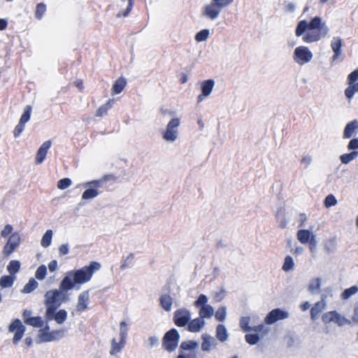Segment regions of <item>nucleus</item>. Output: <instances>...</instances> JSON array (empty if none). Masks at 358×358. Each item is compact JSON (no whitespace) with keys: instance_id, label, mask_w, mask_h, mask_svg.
<instances>
[{"instance_id":"nucleus-6","label":"nucleus","mask_w":358,"mask_h":358,"mask_svg":"<svg viewBox=\"0 0 358 358\" xmlns=\"http://www.w3.org/2000/svg\"><path fill=\"white\" fill-rule=\"evenodd\" d=\"M179 339L180 335L177 329H172L169 330L163 338V348L168 352L174 351L178 345Z\"/></svg>"},{"instance_id":"nucleus-61","label":"nucleus","mask_w":358,"mask_h":358,"mask_svg":"<svg viewBox=\"0 0 358 358\" xmlns=\"http://www.w3.org/2000/svg\"><path fill=\"white\" fill-rule=\"evenodd\" d=\"M69 252V244H62L59 248V255H66Z\"/></svg>"},{"instance_id":"nucleus-58","label":"nucleus","mask_w":358,"mask_h":358,"mask_svg":"<svg viewBox=\"0 0 358 358\" xmlns=\"http://www.w3.org/2000/svg\"><path fill=\"white\" fill-rule=\"evenodd\" d=\"M25 127V124L22 123L19 121L18 124L16 125L14 131H13V135L15 137H18L22 132L24 131Z\"/></svg>"},{"instance_id":"nucleus-33","label":"nucleus","mask_w":358,"mask_h":358,"mask_svg":"<svg viewBox=\"0 0 358 358\" xmlns=\"http://www.w3.org/2000/svg\"><path fill=\"white\" fill-rule=\"evenodd\" d=\"M321 281L322 280L320 278L313 279L308 285V290L312 293L320 292L321 287Z\"/></svg>"},{"instance_id":"nucleus-2","label":"nucleus","mask_w":358,"mask_h":358,"mask_svg":"<svg viewBox=\"0 0 358 358\" xmlns=\"http://www.w3.org/2000/svg\"><path fill=\"white\" fill-rule=\"evenodd\" d=\"M100 268L101 264L99 262H91L88 266L68 271L60 282V288L63 290H71L77 285L87 283L91 280L93 274Z\"/></svg>"},{"instance_id":"nucleus-35","label":"nucleus","mask_w":358,"mask_h":358,"mask_svg":"<svg viewBox=\"0 0 358 358\" xmlns=\"http://www.w3.org/2000/svg\"><path fill=\"white\" fill-rule=\"evenodd\" d=\"M25 324L34 327L40 328L43 325V320L40 316L32 317L30 319H28Z\"/></svg>"},{"instance_id":"nucleus-15","label":"nucleus","mask_w":358,"mask_h":358,"mask_svg":"<svg viewBox=\"0 0 358 358\" xmlns=\"http://www.w3.org/2000/svg\"><path fill=\"white\" fill-rule=\"evenodd\" d=\"M64 330H55L50 332L45 331V329L39 330V336L43 342H51L61 339L64 336Z\"/></svg>"},{"instance_id":"nucleus-19","label":"nucleus","mask_w":358,"mask_h":358,"mask_svg":"<svg viewBox=\"0 0 358 358\" xmlns=\"http://www.w3.org/2000/svg\"><path fill=\"white\" fill-rule=\"evenodd\" d=\"M201 339V350L204 352H209L217 345L216 339L208 334H203Z\"/></svg>"},{"instance_id":"nucleus-46","label":"nucleus","mask_w":358,"mask_h":358,"mask_svg":"<svg viewBox=\"0 0 358 358\" xmlns=\"http://www.w3.org/2000/svg\"><path fill=\"white\" fill-rule=\"evenodd\" d=\"M210 35V30L208 29H204L199 31L195 36V40L197 42L206 41Z\"/></svg>"},{"instance_id":"nucleus-23","label":"nucleus","mask_w":358,"mask_h":358,"mask_svg":"<svg viewBox=\"0 0 358 358\" xmlns=\"http://www.w3.org/2000/svg\"><path fill=\"white\" fill-rule=\"evenodd\" d=\"M161 307L166 312H170L172 309L173 299L168 292H163L159 298Z\"/></svg>"},{"instance_id":"nucleus-39","label":"nucleus","mask_w":358,"mask_h":358,"mask_svg":"<svg viewBox=\"0 0 358 358\" xmlns=\"http://www.w3.org/2000/svg\"><path fill=\"white\" fill-rule=\"evenodd\" d=\"M114 178H115L114 176L112 174L105 175L99 180H94L89 181V184L93 185H96V186H100L101 187L105 182L113 179Z\"/></svg>"},{"instance_id":"nucleus-44","label":"nucleus","mask_w":358,"mask_h":358,"mask_svg":"<svg viewBox=\"0 0 358 358\" xmlns=\"http://www.w3.org/2000/svg\"><path fill=\"white\" fill-rule=\"evenodd\" d=\"M47 275V267L45 265L39 266L36 272H35V278L39 280H43L45 278Z\"/></svg>"},{"instance_id":"nucleus-52","label":"nucleus","mask_w":358,"mask_h":358,"mask_svg":"<svg viewBox=\"0 0 358 358\" xmlns=\"http://www.w3.org/2000/svg\"><path fill=\"white\" fill-rule=\"evenodd\" d=\"M250 321V317H242L240 320V327L245 331H250L251 326L249 325Z\"/></svg>"},{"instance_id":"nucleus-38","label":"nucleus","mask_w":358,"mask_h":358,"mask_svg":"<svg viewBox=\"0 0 358 358\" xmlns=\"http://www.w3.org/2000/svg\"><path fill=\"white\" fill-rule=\"evenodd\" d=\"M335 318H334V323H336L339 327H343L345 324H350L351 321L348 320L344 316L341 315L340 313H338L337 311L335 310L334 314Z\"/></svg>"},{"instance_id":"nucleus-63","label":"nucleus","mask_w":358,"mask_h":358,"mask_svg":"<svg viewBox=\"0 0 358 358\" xmlns=\"http://www.w3.org/2000/svg\"><path fill=\"white\" fill-rule=\"evenodd\" d=\"M219 4L223 9L231 5L234 0H214Z\"/></svg>"},{"instance_id":"nucleus-50","label":"nucleus","mask_w":358,"mask_h":358,"mask_svg":"<svg viewBox=\"0 0 358 358\" xmlns=\"http://www.w3.org/2000/svg\"><path fill=\"white\" fill-rule=\"evenodd\" d=\"M246 342L250 345H255L259 341V336L257 334H248L245 336Z\"/></svg>"},{"instance_id":"nucleus-30","label":"nucleus","mask_w":358,"mask_h":358,"mask_svg":"<svg viewBox=\"0 0 358 358\" xmlns=\"http://www.w3.org/2000/svg\"><path fill=\"white\" fill-rule=\"evenodd\" d=\"M199 348V343L195 341H185L180 344V351L196 350Z\"/></svg>"},{"instance_id":"nucleus-5","label":"nucleus","mask_w":358,"mask_h":358,"mask_svg":"<svg viewBox=\"0 0 358 358\" xmlns=\"http://www.w3.org/2000/svg\"><path fill=\"white\" fill-rule=\"evenodd\" d=\"M180 125V120L178 117H173L167 124L162 137L169 143L175 142L179 136L178 128Z\"/></svg>"},{"instance_id":"nucleus-57","label":"nucleus","mask_w":358,"mask_h":358,"mask_svg":"<svg viewBox=\"0 0 358 358\" xmlns=\"http://www.w3.org/2000/svg\"><path fill=\"white\" fill-rule=\"evenodd\" d=\"M325 249L328 252H332L336 249V241L334 238H331L325 243Z\"/></svg>"},{"instance_id":"nucleus-48","label":"nucleus","mask_w":358,"mask_h":358,"mask_svg":"<svg viewBox=\"0 0 358 358\" xmlns=\"http://www.w3.org/2000/svg\"><path fill=\"white\" fill-rule=\"evenodd\" d=\"M358 69L351 72L347 78V85L358 84Z\"/></svg>"},{"instance_id":"nucleus-34","label":"nucleus","mask_w":358,"mask_h":358,"mask_svg":"<svg viewBox=\"0 0 358 358\" xmlns=\"http://www.w3.org/2000/svg\"><path fill=\"white\" fill-rule=\"evenodd\" d=\"M358 156V151H353L350 153L343 154L340 156L341 162L344 164H348Z\"/></svg>"},{"instance_id":"nucleus-8","label":"nucleus","mask_w":358,"mask_h":358,"mask_svg":"<svg viewBox=\"0 0 358 358\" xmlns=\"http://www.w3.org/2000/svg\"><path fill=\"white\" fill-rule=\"evenodd\" d=\"M342 46L343 42L340 37L335 36L332 38L331 41V48L334 52V55L331 57L332 65L343 61L345 56L343 54Z\"/></svg>"},{"instance_id":"nucleus-7","label":"nucleus","mask_w":358,"mask_h":358,"mask_svg":"<svg viewBox=\"0 0 358 358\" xmlns=\"http://www.w3.org/2000/svg\"><path fill=\"white\" fill-rule=\"evenodd\" d=\"M313 57V52L306 46L300 45L296 48L293 52V59L299 65L308 63L312 60Z\"/></svg>"},{"instance_id":"nucleus-59","label":"nucleus","mask_w":358,"mask_h":358,"mask_svg":"<svg viewBox=\"0 0 358 358\" xmlns=\"http://www.w3.org/2000/svg\"><path fill=\"white\" fill-rule=\"evenodd\" d=\"M13 229L12 225L6 224L1 231V236L3 238L7 237L8 234L12 233Z\"/></svg>"},{"instance_id":"nucleus-54","label":"nucleus","mask_w":358,"mask_h":358,"mask_svg":"<svg viewBox=\"0 0 358 358\" xmlns=\"http://www.w3.org/2000/svg\"><path fill=\"white\" fill-rule=\"evenodd\" d=\"M337 202V199L333 194H329L324 199V206L327 208H330L336 206Z\"/></svg>"},{"instance_id":"nucleus-16","label":"nucleus","mask_w":358,"mask_h":358,"mask_svg":"<svg viewBox=\"0 0 358 358\" xmlns=\"http://www.w3.org/2000/svg\"><path fill=\"white\" fill-rule=\"evenodd\" d=\"M45 316L47 320H55L57 324H62L67 318V312L64 309H61L57 312H56V310H51L50 313L48 311H45Z\"/></svg>"},{"instance_id":"nucleus-18","label":"nucleus","mask_w":358,"mask_h":358,"mask_svg":"<svg viewBox=\"0 0 358 358\" xmlns=\"http://www.w3.org/2000/svg\"><path fill=\"white\" fill-rule=\"evenodd\" d=\"M83 186L86 188L82 194V199L83 200L93 199L100 194L98 189L101 187L100 186L90 185L89 182L84 183Z\"/></svg>"},{"instance_id":"nucleus-27","label":"nucleus","mask_w":358,"mask_h":358,"mask_svg":"<svg viewBox=\"0 0 358 358\" xmlns=\"http://www.w3.org/2000/svg\"><path fill=\"white\" fill-rule=\"evenodd\" d=\"M216 338L220 342H224L227 341L229 338V334L227 328L223 324H218L216 327Z\"/></svg>"},{"instance_id":"nucleus-21","label":"nucleus","mask_w":358,"mask_h":358,"mask_svg":"<svg viewBox=\"0 0 358 358\" xmlns=\"http://www.w3.org/2000/svg\"><path fill=\"white\" fill-rule=\"evenodd\" d=\"M52 145V143L50 141H45L39 148L37 151L36 156L35 158V162L36 164H42L45 157L46 155Z\"/></svg>"},{"instance_id":"nucleus-49","label":"nucleus","mask_w":358,"mask_h":358,"mask_svg":"<svg viewBox=\"0 0 358 358\" xmlns=\"http://www.w3.org/2000/svg\"><path fill=\"white\" fill-rule=\"evenodd\" d=\"M335 310H331L325 313L322 317V320L324 324H329L330 322H334Z\"/></svg>"},{"instance_id":"nucleus-9","label":"nucleus","mask_w":358,"mask_h":358,"mask_svg":"<svg viewBox=\"0 0 358 358\" xmlns=\"http://www.w3.org/2000/svg\"><path fill=\"white\" fill-rule=\"evenodd\" d=\"M90 305V292L89 290L81 292L77 299V303L74 310L72 311L73 315H80L89 308Z\"/></svg>"},{"instance_id":"nucleus-36","label":"nucleus","mask_w":358,"mask_h":358,"mask_svg":"<svg viewBox=\"0 0 358 358\" xmlns=\"http://www.w3.org/2000/svg\"><path fill=\"white\" fill-rule=\"evenodd\" d=\"M20 262L17 260H12L7 266V270L9 273L13 275H15L20 270Z\"/></svg>"},{"instance_id":"nucleus-24","label":"nucleus","mask_w":358,"mask_h":358,"mask_svg":"<svg viewBox=\"0 0 358 358\" xmlns=\"http://www.w3.org/2000/svg\"><path fill=\"white\" fill-rule=\"evenodd\" d=\"M296 238L301 243L306 244L309 243L313 238H315V235L311 230L300 229L297 231Z\"/></svg>"},{"instance_id":"nucleus-26","label":"nucleus","mask_w":358,"mask_h":358,"mask_svg":"<svg viewBox=\"0 0 358 358\" xmlns=\"http://www.w3.org/2000/svg\"><path fill=\"white\" fill-rule=\"evenodd\" d=\"M356 93H358V84L348 85V87L344 90V95L348 99V103H350Z\"/></svg>"},{"instance_id":"nucleus-14","label":"nucleus","mask_w":358,"mask_h":358,"mask_svg":"<svg viewBox=\"0 0 358 358\" xmlns=\"http://www.w3.org/2000/svg\"><path fill=\"white\" fill-rule=\"evenodd\" d=\"M190 318L191 313L185 308H180L174 313L173 320L175 324L179 327L188 325Z\"/></svg>"},{"instance_id":"nucleus-29","label":"nucleus","mask_w":358,"mask_h":358,"mask_svg":"<svg viewBox=\"0 0 358 358\" xmlns=\"http://www.w3.org/2000/svg\"><path fill=\"white\" fill-rule=\"evenodd\" d=\"M114 103L113 99H109L105 104L101 106L96 112V116L103 117L107 114V112L110 109Z\"/></svg>"},{"instance_id":"nucleus-22","label":"nucleus","mask_w":358,"mask_h":358,"mask_svg":"<svg viewBox=\"0 0 358 358\" xmlns=\"http://www.w3.org/2000/svg\"><path fill=\"white\" fill-rule=\"evenodd\" d=\"M206 324V321L198 316L197 317L189 320L187 325V330L192 333H198L205 327Z\"/></svg>"},{"instance_id":"nucleus-13","label":"nucleus","mask_w":358,"mask_h":358,"mask_svg":"<svg viewBox=\"0 0 358 358\" xmlns=\"http://www.w3.org/2000/svg\"><path fill=\"white\" fill-rule=\"evenodd\" d=\"M26 327L22 324L21 321L15 319L8 327L9 332H15L13 343L16 345L22 338L25 332Z\"/></svg>"},{"instance_id":"nucleus-41","label":"nucleus","mask_w":358,"mask_h":358,"mask_svg":"<svg viewBox=\"0 0 358 358\" xmlns=\"http://www.w3.org/2000/svg\"><path fill=\"white\" fill-rule=\"evenodd\" d=\"M227 310L226 306H222L219 307L214 313L215 319L219 322L224 321L227 317Z\"/></svg>"},{"instance_id":"nucleus-11","label":"nucleus","mask_w":358,"mask_h":358,"mask_svg":"<svg viewBox=\"0 0 358 358\" xmlns=\"http://www.w3.org/2000/svg\"><path fill=\"white\" fill-rule=\"evenodd\" d=\"M289 317V313L281 308H275L271 310L265 317L264 322L271 325L280 320H284Z\"/></svg>"},{"instance_id":"nucleus-56","label":"nucleus","mask_w":358,"mask_h":358,"mask_svg":"<svg viewBox=\"0 0 358 358\" xmlns=\"http://www.w3.org/2000/svg\"><path fill=\"white\" fill-rule=\"evenodd\" d=\"M72 182L69 178H63L58 181L57 187L60 189H65L71 185Z\"/></svg>"},{"instance_id":"nucleus-53","label":"nucleus","mask_w":358,"mask_h":358,"mask_svg":"<svg viewBox=\"0 0 358 358\" xmlns=\"http://www.w3.org/2000/svg\"><path fill=\"white\" fill-rule=\"evenodd\" d=\"M128 332V327L125 322L122 321L120 325V339L125 341Z\"/></svg>"},{"instance_id":"nucleus-62","label":"nucleus","mask_w":358,"mask_h":358,"mask_svg":"<svg viewBox=\"0 0 358 358\" xmlns=\"http://www.w3.org/2000/svg\"><path fill=\"white\" fill-rule=\"evenodd\" d=\"M348 148L350 150H355L358 149V138L352 139L348 145Z\"/></svg>"},{"instance_id":"nucleus-31","label":"nucleus","mask_w":358,"mask_h":358,"mask_svg":"<svg viewBox=\"0 0 358 358\" xmlns=\"http://www.w3.org/2000/svg\"><path fill=\"white\" fill-rule=\"evenodd\" d=\"M38 287V282L34 278L29 279V282L24 285L22 292L24 294L31 293Z\"/></svg>"},{"instance_id":"nucleus-64","label":"nucleus","mask_w":358,"mask_h":358,"mask_svg":"<svg viewBox=\"0 0 358 358\" xmlns=\"http://www.w3.org/2000/svg\"><path fill=\"white\" fill-rule=\"evenodd\" d=\"M285 9L287 12L293 13L296 10V6L292 2H287L285 6Z\"/></svg>"},{"instance_id":"nucleus-32","label":"nucleus","mask_w":358,"mask_h":358,"mask_svg":"<svg viewBox=\"0 0 358 358\" xmlns=\"http://www.w3.org/2000/svg\"><path fill=\"white\" fill-rule=\"evenodd\" d=\"M52 235L53 233L52 230L46 231L41 238V244L42 247L46 248L50 245L52 243Z\"/></svg>"},{"instance_id":"nucleus-60","label":"nucleus","mask_w":358,"mask_h":358,"mask_svg":"<svg viewBox=\"0 0 358 358\" xmlns=\"http://www.w3.org/2000/svg\"><path fill=\"white\" fill-rule=\"evenodd\" d=\"M158 343H159V339L157 336H152L148 338V345L149 348H151L155 346H157L158 345Z\"/></svg>"},{"instance_id":"nucleus-37","label":"nucleus","mask_w":358,"mask_h":358,"mask_svg":"<svg viewBox=\"0 0 358 358\" xmlns=\"http://www.w3.org/2000/svg\"><path fill=\"white\" fill-rule=\"evenodd\" d=\"M127 82L124 78L117 79L113 86V91L115 94H120L126 86Z\"/></svg>"},{"instance_id":"nucleus-4","label":"nucleus","mask_w":358,"mask_h":358,"mask_svg":"<svg viewBox=\"0 0 358 358\" xmlns=\"http://www.w3.org/2000/svg\"><path fill=\"white\" fill-rule=\"evenodd\" d=\"M208 297L201 294L194 303V306L199 308V316L204 320L205 319L211 318L215 313L213 307L208 304Z\"/></svg>"},{"instance_id":"nucleus-47","label":"nucleus","mask_w":358,"mask_h":358,"mask_svg":"<svg viewBox=\"0 0 358 358\" xmlns=\"http://www.w3.org/2000/svg\"><path fill=\"white\" fill-rule=\"evenodd\" d=\"M134 259V255L133 253H130L127 257H125L120 266L121 269L125 270L127 268H130L133 265V262Z\"/></svg>"},{"instance_id":"nucleus-20","label":"nucleus","mask_w":358,"mask_h":358,"mask_svg":"<svg viewBox=\"0 0 358 358\" xmlns=\"http://www.w3.org/2000/svg\"><path fill=\"white\" fill-rule=\"evenodd\" d=\"M327 296L322 295V300L316 302L310 310V317L312 320H315L318 318L320 313L326 308L327 301H326Z\"/></svg>"},{"instance_id":"nucleus-10","label":"nucleus","mask_w":358,"mask_h":358,"mask_svg":"<svg viewBox=\"0 0 358 358\" xmlns=\"http://www.w3.org/2000/svg\"><path fill=\"white\" fill-rule=\"evenodd\" d=\"M223 8L214 0L203 7L202 14L204 17L211 20L218 18Z\"/></svg>"},{"instance_id":"nucleus-28","label":"nucleus","mask_w":358,"mask_h":358,"mask_svg":"<svg viewBox=\"0 0 358 358\" xmlns=\"http://www.w3.org/2000/svg\"><path fill=\"white\" fill-rule=\"evenodd\" d=\"M125 345V341L123 340L120 341L119 343L116 341L115 338H113L111 341V347L110 350V355H115L120 352Z\"/></svg>"},{"instance_id":"nucleus-45","label":"nucleus","mask_w":358,"mask_h":358,"mask_svg":"<svg viewBox=\"0 0 358 358\" xmlns=\"http://www.w3.org/2000/svg\"><path fill=\"white\" fill-rule=\"evenodd\" d=\"M31 110L32 108L31 106H26L24 108V112L20 119V122L26 124L30 120Z\"/></svg>"},{"instance_id":"nucleus-51","label":"nucleus","mask_w":358,"mask_h":358,"mask_svg":"<svg viewBox=\"0 0 358 358\" xmlns=\"http://www.w3.org/2000/svg\"><path fill=\"white\" fill-rule=\"evenodd\" d=\"M46 10V6L44 3H38L35 11V17L38 20H41Z\"/></svg>"},{"instance_id":"nucleus-3","label":"nucleus","mask_w":358,"mask_h":358,"mask_svg":"<svg viewBox=\"0 0 358 358\" xmlns=\"http://www.w3.org/2000/svg\"><path fill=\"white\" fill-rule=\"evenodd\" d=\"M69 290H63L59 287V289H50L44 295V303L46 306V310L50 313L51 310H57L66 299L65 292Z\"/></svg>"},{"instance_id":"nucleus-25","label":"nucleus","mask_w":358,"mask_h":358,"mask_svg":"<svg viewBox=\"0 0 358 358\" xmlns=\"http://www.w3.org/2000/svg\"><path fill=\"white\" fill-rule=\"evenodd\" d=\"M358 130V120H354L350 122H348L343 131V138H350L353 135L356 134Z\"/></svg>"},{"instance_id":"nucleus-55","label":"nucleus","mask_w":358,"mask_h":358,"mask_svg":"<svg viewBox=\"0 0 358 358\" xmlns=\"http://www.w3.org/2000/svg\"><path fill=\"white\" fill-rule=\"evenodd\" d=\"M225 296L226 290L224 288H222L213 294V299L215 302H220L224 299Z\"/></svg>"},{"instance_id":"nucleus-17","label":"nucleus","mask_w":358,"mask_h":358,"mask_svg":"<svg viewBox=\"0 0 358 358\" xmlns=\"http://www.w3.org/2000/svg\"><path fill=\"white\" fill-rule=\"evenodd\" d=\"M215 86V81L212 79H208L203 81L201 83V94L197 97V101L201 102L203 99L210 96Z\"/></svg>"},{"instance_id":"nucleus-42","label":"nucleus","mask_w":358,"mask_h":358,"mask_svg":"<svg viewBox=\"0 0 358 358\" xmlns=\"http://www.w3.org/2000/svg\"><path fill=\"white\" fill-rule=\"evenodd\" d=\"M294 268V259L291 256H287L285 258L284 264L282 265V270L287 272L292 271Z\"/></svg>"},{"instance_id":"nucleus-12","label":"nucleus","mask_w":358,"mask_h":358,"mask_svg":"<svg viewBox=\"0 0 358 358\" xmlns=\"http://www.w3.org/2000/svg\"><path fill=\"white\" fill-rule=\"evenodd\" d=\"M21 237L18 232L12 233L5 244L3 253L5 257H9L20 245Z\"/></svg>"},{"instance_id":"nucleus-40","label":"nucleus","mask_w":358,"mask_h":358,"mask_svg":"<svg viewBox=\"0 0 358 358\" xmlns=\"http://www.w3.org/2000/svg\"><path fill=\"white\" fill-rule=\"evenodd\" d=\"M15 278L10 275H3L0 279V285L3 288L10 287L13 286Z\"/></svg>"},{"instance_id":"nucleus-43","label":"nucleus","mask_w":358,"mask_h":358,"mask_svg":"<svg viewBox=\"0 0 358 358\" xmlns=\"http://www.w3.org/2000/svg\"><path fill=\"white\" fill-rule=\"evenodd\" d=\"M357 292L358 287L356 285L352 286L351 287L344 290V292L341 294V298L345 300L348 299L352 296L356 294Z\"/></svg>"},{"instance_id":"nucleus-1","label":"nucleus","mask_w":358,"mask_h":358,"mask_svg":"<svg viewBox=\"0 0 358 358\" xmlns=\"http://www.w3.org/2000/svg\"><path fill=\"white\" fill-rule=\"evenodd\" d=\"M329 31V27L322 22V19L316 16L310 22L305 20L299 22L295 34L297 37L301 36L304 43H313L326 37Z\"/></svg>"}]
</instances>
